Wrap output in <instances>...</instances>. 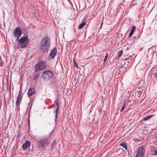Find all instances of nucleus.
Instances as JSON below:
<instances>
[{
	"label": "nucleus",
	"instance_id": "1",
	"mask_svg": "<svg viewBox=\"0 0 157 157\" xmlns=\"http://www.w3.org/2000/svg\"><path fill=\"white\" fill-rule=\"evenodd\" d=\"M51 45V40L48 36H45L40 41L39 47L40 50L44 53L48 52Z\"/></svg>",
	"mask_w": 157,
	"mask_h": 157
},
{
	"label": "nucleus",
	"instance_id": "25",
	"mask_svg": "<svg viewBox=\"0 0 157 157\" xmlns=\"http://www.w3.org/2000/svg\"><path fill=\"white\" fill-rule=\"evenodd\" d=\"M55 113H56V119H57V118L58 114V111H56V110H55Z\"/></svg>",
	"mask_w": 157,
	"mask_h": 157
},
{
	"label": "nucleus",
	"instance_id": "24",
	"mask_svg": "<svg viewBox=\"0 0 157 157\" xmlns=\"http://www.w3.org/2000/svg\"><path fill=\"white\" fill-rule=\"evenodd\" d=\"M108 54L107 53V54L105 55V58L104 59V63H105V62L106 61V59H107V58H108Z\"/></svg>",
	"mask_w": 157,
	"mask_h": 157
},
{
	"label": "nucleus",
	"instance_id": "28",
	"mask_svg": "<svg viewBox=\"0 0 157 157\" xmlns=\"http://www.w3.org/2000/svg\"><path fill=\"white\" fill-rule=\"evenodd\" d=\"M22 94V91L21 90H20L18 95H20V96H21Z\"/></svg>",
	"mask_w": 157,
	"mask_h": 157
},
{
	"label": "nucleus",
	"instance_id": "31",
	"mask_svg": "<svg viewBox=\"0 0 157 157\" xmlns=\"http://www.w3.org/2000/svg\"><path fill=\"white\" fill-rule=\"evenodd\" d=\"M103 20H102V22H101V25L100 28H101V26H102V24H103Z\"/></svg>",
	"mask_w": 157,
	"mask_h": 157
},
{
	"label": "nucleus",
	"instance_id": "32",
	"mask_svg": "<svg viewBox=\"0 0 157 157\" xmlns=\"http://www.w3.org/2000/svg\"><path fill=\"white\" fill-rule=\"evenodd\" d=\"M144 95H143V97H144L143 98V99H144V98H145V97H144Z\"/></svg>",
	"mask_w": 157,
	"mask_h": 157
},
{
	"label": "nucleus",
	"instance_id": "9",
	"mask_svg": "<svg viewBox=\"0 0 157 157\" xmlns=\"http://www.w3.org/2000/svg\"><path fill=\"white\" fill-rule=\"evenodd\" d=\"M31 142L29 141L24 144L22 146V148L23 150H25L27 149L30 146Z\"/></svg>",
	"mask_w": 157,
	"mask_h": 157
},
{
	"label": "nucleus",
	"instance_id": "5",
	"mask_svg": "<svg viewBox=\"0 0 157 157\" xmlns=\"http://www.w3.org/2000/svg\"><path fill=\"white\" fill-rule=\"evenodd\" d=\"M28 39V37L25 36H22L20 39L19 42L20 43L19 44V47L22 48L27 47L28 43L26 42Z\"/></svg>",
	"mask_w": 157,
	"mask_h": 157
},
{
	"label": "nucleus",
	"instance_id": "13",
	"mask_svg": "<svg viewBox=\"0 0 157 157\" xmlns=\"http://www.w3.org/2000/svg\"><path fill=\"white\" fill-rule=\"evenodd\" d=\"M56 145V140H55L52 144L51 145V149L52 150H54L55 149V147Z\"/></svg>",
	"mask_w": 157,
	"mask_h": 157
},
{
	"label": "nucleus",
	"instance_id": "18",
	"mask_svg": "<svg viewBox=\"0 0 157 157\" xmlns=\"http://www.w3.org/2000/svg\"><path fill=\"white\" fill-rule=\"evenodd\" d=\"M131 62V59H128L125 60V62H124V63L125 64H127L128 65Z\"/></svg>",
	"mask_w": 157,
	"mask_h": 157
},
{
	"label": "nucleus",
	"instance_id": "19",
	"mask_svg": "<svg viewBox=\"0 0 157 157\" xmlns=\"http://www.w3.org/2000/svg\"><path fill=\"white\" fill-rule=\"evenodd\" d=\"M22 97V96H21V99H20V100H16V105L17 106H18V105H20V104L21 102V100Z\"/></svg>",
	"mask_w": 157,
	"mask_h": 157
},
{
	"label": "nucleus",
	"instance_id": "14",
	"mask_svg": "<svg viewBox=\"0 0 157 157\" xmlns=\"http://www.w3.org/2000/svg\"><path fill=\"white\" fill-rule=\"evenodd\" d=\"M120 145L125 148L126 150H127V145L125 142H122L120 144Z\"/></svg>",
	"mask_w": 157,
	"mask_h": 157
},
{
	"label": "nucleus",
	"instance_id": "3",
	"mask_svg": "<svg viewBox=\"0 0 157 157\" xmlns=\"http://www.w3.org/2000/svg\"><path fill=\"white\" fill-rule=\"evenodd\" d=\"M46 67V62L44 61H41L38 63L36 65L34 70L36 72H37L44 69Z\"/></svg>",
	"mask_w": 157,
	"mask_h": 157
},
{
	"label": "nucleus",
	"instance_id": "12",
	"mask_svg": "<svg viewBox=\"0 0 157 157\" xmlns=\"http://www.w3.org/2000/svg\"><path fill=\"white\" fill-rule=\"evenodd\" d=\"M139 90L138 91L137 93V96L138 97V98H140L141 95L142 94L143 92V90L141 88H139Z\"/></svg>",
	"mask_w": 157,
	"mask_h": 157
},
{
	"label": "nucleus",
	"instance_id": "8",
	"mask_svg": "<svg viewBox=\"0 0 157 157\" xmlns=\"http://www.w3.org/2000/svg\"><path fill=\"white\" fill-rule=\"evenodd\" d=\"M57 52V48H54L50 52L48 56V59H53L56 55Z\"/></svg>",
	"mask_w": 157,
	"mask_h": 157
},
{
	"label": "nucleus",
	"instance_id": "27",
	"mask_svg": "<svg viewBox=\"0 0 157 157\" xmlns=\"http://www.w3.org/2000/svg\"><path fill=\"white\" fill-rule=\"evenodd\" d=\"M20 97H21V96H20V95H18L17 97L16 100H20Z\"/></svg>",
	"mask_w": 157,
	"mask_h": 157
},
{
	"label": "nucleus",
	"instance_id": "22",
	"mask_svg": "<svg viewBox=\"0 0 157 157\" xmlns=\"http://www.w3.org/2000/svg\"><path fill=\"white\" fill-rule=\"evenodd\" d=\"M125 103H126L125 102H124V104L123 105V106L121 107V109L120 110V112H122L123 111V110L124 109V108L125 107Z\"/></svg>",
	"mask_w": 157,
	"mask_h": 157
},
{
	"label": "nucleus",
	"instance_id": "26",
	"mask_svg": "<svg viewBox=\"0 0 157 157\" xmlns=\"http://www.w3.org/2000/svg\"><path fill=\"white\" fill-rule=\"evenodd\" d=\"M154 77L155 78H157V73H154L153 74Z\"/></svg>",
	"mask_w": 157,
	"mask_h": 157
},
{
	"label": "nucleus",
	"instance_id": "29",
	"mask_svg": "<svg viewBox=\"0 0 157 157\" xmlns=\"http://www.w3.org/2000/svg\"><path fill=\"white\" fill-rule=\"evenodd\" d=\"M59 108V106H57L55 108V109H56L55 110H56V111H58Z\"/></svg>",
	"mask_w": 157,
	"mask_h": 157
},
{
	"label": "nucleus",
	"instance_id": "6",
	"mask_svg": "<svg viewBox=\"0 0 157 157\" xmlns=\"http://www.w3.org/2000/svg\"><path fill=\"white\" fill-rule=\"evenodd\" d=\"M13 33L14 37L17 38V39H18L22 34V32L20 28L16 27V29L13 30Z\"/></svg>",
	"mask_w": 157,
	"mask_h": 157
},
{
	"label": "nucleus",
	"instance_id": "21",
	"mask_svg": "<svg viewBox=\"0 0 157 157\" xmlns=\"http://www.w3.org/2000/svg\"><path fill=\"white\" fill-rule=\"evenodd\" d=\"M123 52L122 50L119 51L118 52V56L120 57L123 54Z\"/></svg>",
	"mask_w": 157,
	"mask_h": 157
},
{
	"label": "nucleus",
	"instance_id": "23",
	"mask_svg": "<svg viewBox=\"0 0 157 157\" xmlns=\"http://www.w3.org/2000/svg\"><path fill=\"white\" fill-rule=\"evenodd\" d=\"M73 63H74V66L76 67L77 68H79L78 65V64H77L76 63V62L75 61V60H74V61H73Z\"/></svg>",
	"mask_w": 157,
	"mask_h": 157
},
{
	"label": "nucleus",
	"instance_id": "7",
	"mask_svg": "<svg viewBox=\"0 0 157 157\" xmlns=\"http://www.w3.org/2000/svg\"><path fill=\"white\" fill-rule=\"evenodd\" d=\"M144 152L145 150L143 146L140 147L136 152V157H143Z\"/></svg>",
	"mask_w": 157,
	"mask_h": 157
},
{
	"label": "nucleus",
	"instance_id": "17",
	"mask_svg": "<svg viewBox=\"0 0 157 157\" xmlns=\"http://www.w3.org/2000/svg\"><path fill=\"white\" fill-rule=\"evenodd\" d=\"M54 106L56 105V106H59V102L58 100L57 99H56L54 101V104L53 105Z\"/></svg>",
	"mask_w": 157,
	"mask_h": 157
},
{
	"label": "nucleus",
	"instance_id": "30",
	"mask_svg": "<svg viewBox=\"0 0 157 157\" xmlns=\"http://www.w3.org/2000/svg\"><path fill=\"white\" fill-rule=\"evenodd\" d=\"M154 155H157V150L154 151Z\"/></svg>",
	"mask_w": 157,
	"mask_h": 157
},
{
	"label": "nucleus",
	"instance_id": "2",
	"mask_svg": "<svg viewBox=\"0 0 157 157\" xmlns=\"http://www.w3.org/2000/svg\"><path fill=\"white\" fill-rule=\"evenodd\" d=\"M52 131L51 133H50L48 137L45 138L41 139L38 143V147L40 149H42L47 147V146L49 144V138L50 136Z\"/></svg>",
	"mask_w": 157,
	"mask_h": 157
},
{
	"label": "nucleus",
	"instance_id": "15",
	"mask_svg": "<svg viewBox=\"0 0 157 157\" xmlns=\"http://www.w3.org/2000/svg\"><path fill=\"white\" fill-rule=\"evenodd\" d=\"M154 116V114H151V115H147L143 119V120H147Z\"/></svg>",
	"mask_w": 157,
	"mask_h": 157
},
{
	"label": "nucleus",
	"instance_id": "4",
	"mask_svg": "<svg viewBox=\"0 0 157 157\" xmlns=\"http://www.w3.org/2000/svg\"><path fill=\"white\" fill-rule=\"evenodd\" d=\"M53 76V74L50 71H45L42 75V78L45 81H48L52 78Z\"/></svg>",
	"mask_w": 157,
	"mask_h": 157
},
{
	"label": "nucleus",
	"instance_id": "16",
	"mask_svg": "<svg viewBox=\"0 0 157 157\" xmlns=\"http://www.w3.org/2000/svg\"><path fill=\"white\" fill-rule=\"evenodd\" d=\"M85 24L86 23L85 21H83L82 23H81L79 25V26L78 27V29H82L84 27V26L85 25Z\"/></svg>",
	"mask_w": 157,
	"mask_h": 157
},
{
	"label": "nucleus",
	"instance_id": "20",
	"mask_svg": "<svg viewBox=\"0 0 157 157\" xmlns=\"http://www.w3.org/2000/svg\"><path fill=\"white\" fill-rule=\"evenodd\" d=\"M39 77V74L38 73H36L35 74V75L33 77V79L34 80H36Z\"/></svg>",
	"mask_w": 157,
	"mask_h": 157
},
{
	"label": "nucleus",
	"instance_id": "10",
	"mask_svg": "<svg viewBox=\"0 0 157 157\" xmlns=\"http://www.w3.org/2000/svg\"><path fill=\"white\" fill-rule=\"evenodd\" d=\"M136 27L135 26H133L131 28V30L130 31V33L129 34L128 37H130L133 34L134 32L136 29Z\"/></svg>",
	"mask_w": 157,
	"mask_h": 157
},
{
	"label": "nucleus",
	"instance_id": "11",
	"mask_svg": "<svg viewBox=\"0 0 157 157\" xmlns=\"http://www.w3.org/2000/svg\"><path fill=\"white\" fill-rule=\"evenodd\" d=\"M35 93V90L33 89H30L28 92V96H31L33 94Z\"/></svg>",
	"mask_w": 157,
	"mask_h": 157
}]
</instances>
